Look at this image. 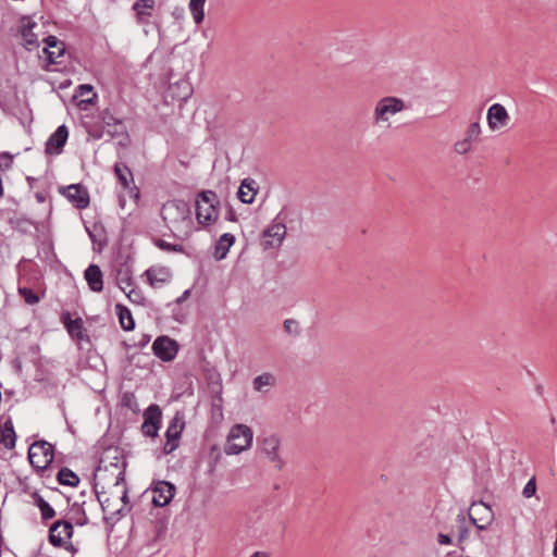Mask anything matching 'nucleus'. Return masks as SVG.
<instances>
[{
	"mask_svg": "<svg viewBox=\"0 0 557 557\" xmlns=\"http://www.w3.org/2000/svg\"><path fill=\"white\" fill-rule=\"evenodd\" d=\"M98 500L101 505L104 519L107 521H117L124 515L128 505V490L125 483L124 471L120 470L115 476V482L109 492H98Z\"/></svg>",
	"mask_w": 557,
	"mask_h": 557,
	"instance_id": "1",
	"label": "nucleus"
},
{
	"mask_svg": "<svg viewBox=\"0 0 557 557\" xmlns=\"http://www.w3.org/2000/svg\"><path fill=\"white\" fill-rule=\"evenodd\" d=\"M161 216L174 234L186 237L191 234L193 219L190 208L186 201H168L162 206Z\"/></svg>",
	"mask_w": 557,
	"mask_h": 557,
	"instance_id": "2",
	"label": "nucleus"
},
{
	"mask_svg": "<svg viewBox=\"0 0 557 557\" xmlns=\"http://www.w3.org/2000/svg\"><path fill=\"white\" fill-rule=\"evenodd\" d=\"M220 205L218 195L212 190H202L196 198V219L200 225L209 226L218 220Z\"/></svg>",
	"mask_w": 557,
	"mask_h": 557,
	"instance_id": "3",
	"label": "nucleus"
},
{
	"mask_svg": "<svg viewBox=\"0 0 557 557\" xmlns=\"http://www.w3.org/2000/svg\"><path fill=\"white\" fill-rule=\"evenodd\" d=\"M406 109L405 101L401 98L386 96L376 101L373 109V123L376 126H391V119Z\"/></svg>",
	"mask_w": 557,
	"mask_h": 557,
	"instance_id": "4",
	"label": "nucleus"
},
{
	"mask_svg": "<svg viewBox=\"0 0 557 557\" xmlns=\"http://www.w3.org/2000/svg\"><path fill=\"white\" fill-rule=\"evenodd\" d=\"M253 432L250 426L242 423L234 424L226 437L224 453L228 456L248 450L252 445Z\"/></svg>",
	"mask_w": 557,
	"mask_h": 557,
	"instance_id": "5",
	"label": "nucleus"
},
{
	"mask_svg": "<svg viewBox=\"0 0 557 557\" xmlns=\"http://www.w3.org/2000/svg\"><path fill=\"white\" fill-rule=\"evenodd\" d=\"M53 446L46 441H38L30 445L28 449V459L30 465L37 471L46 470L53 461Z\"/></svg>",
	"mask_w": 557,
	"mask_h": 557,
	"instance_id": "6",
	"label": "nucleus"
},
{
	"mask_svg": "<svg viewBox=\"0 0 557 557\" xmlns=\"http://www.w3.org/2000/svg\"><path fill=\"white\" fill-rule=\"evenodd\" d=\"M280 214L272 221V223L262 232L261 245L263 249L278 248L287 233L286 225L278 221Z\"/></svg>",
	"mask_w": 557,
	"mask_h": 557,
	"instance_id": "7",
	"label": "nucleus"
},
{
	"mask_svg": "<svg viewBox=\"0 0 557 557\" xmlns=\"http://www.w3.org/2000/svg\"><path fill=\"white\" fill-rule=\"evenodd\" d=\"M281 440L277 435L271 434L263 437L260 442V450L273 463L275 469L282 470L285 466V460L280 454Z\"/></svg>",
	"mask_w": 557,
	"mask_h": 557,
	"instance_id": "8",
	"label": "nucleus"
},
{
	"mask_svg": "<svg viewBox=\"0 0 557 557\" xmlns=\"http://www.w3.org/2000/svg\"><path fill=\"white\" fill-rule=\"evenodd\" d=\"M185 428V421L183 416L176 413L171 420L166 432H165V444L163 446V453L169 455L173 453L180 445L181 434Z\"/></svg>",
	"mask_w": 557,
	"mask_h": 557,
	"instance_id": "9",
	"label": "nucleus"
},
{
	"mask_svg": "<svg viewBox=\"0 0 557 557\" xmlns=\"http://www.w3.org/2000/svg\"><path fill=\"white\" fill-rule=\"evenodd\" d=\"M469 517L480 531L487 529L494 521L493 510L483 502H473L471 504Z\"/></svg>",
	"mask_w": 557,
	"mask_h": 557,
	"instance_id": "10",
	"label": "nucleus"
},
{
	"mask_svg": "<svg viewBox=\"0 0 557 557\" xmlns=\"http://www.w3.org/2000/svg\"><path fill=\"white\" fill-rule=\"evenodd\" d=\"M73 536V525L70 521L58 520L49 529V543L54 547H62Z\"/></svg>",
	"mask_w": 557,
	"mask_h": 557,
	"instance_id": "11",
	"label": "nucleus"
},
{
	"mask_svg": "<svg viewBox=\"0 0 557 557\" xmlns=\"http://www.w3.org/2000/svg\"><path fill=\"white\" fill-rule=\"evenodd\" d=\"M482 133L480 121H475L471 123L465 133V137L462 139L457 140L454 144V151L457 154H466L471 151L473 143L479 140V137Z\"/></svg>",
	"mask_w": 557,
	"mask_h": 557,
	"instance_id": "12",
	"label": "nucleus"
},
{
	"mask_svg": "<svg viewBox=\"0 0 557 557\" xmlns=\"http://www.w3.org/2000/svg\"><path fill=\"white\" fill-rule=\"evenodd\" d=\"M162 412L158 405H150L144 412L141 431L146 436L156 437L160 430Z\"/></svg>",
	"mask_w": 557,
	"mask_h": 557,
	"instance_id": "13",
	"label": "nucleus"
},
{
	"mask_svg": "<svg viewBox=\"0 0 557 557\" xmlns=\"http://www.w3.org/2000/svg\"><path fill=\"white\" fill-rule=\"evenodd\" d=\"M486 120L488 128L495 132L506 127L509 124L510 116L503 104L494 103L487 109Z\"/></svg>",
	"mask_w": 557,
	"mask_h": 557,
	"instance_id": "14",
	"label": "nucleus"
},
{
	"mask_svg": "<svg viewBox=\"0 0 557 557\" xmlns=\"http://www.w3.org/2000/svg\"><path fill=\"white\" fill-rule=\"evenodd\" d=\"M153 354L162 361H171L177 355L178 346L168 336L158 337L152 344Z\"/></svg>",
	"mask_w": 557,
	"mask_h": 557,
	"instance_id": "15",
	"label": "nucleus"
},
{
	"mask_svg": "<svg viewBox=\"0 0 557 557\" xmlns=\"http://www.w3.org/2000/svg\"><path fill=\"white\" fill-rule=\"evenodd\" d=\"M175 486L166 481H159L152 488V504L157 507L166 506L173 498Z\"/></svg>",
	"mask_w": 557,
	"mask_h": 557,
	"instance_id": "16",
	"label": "nucleus"
},
{
	"mask_svg": "<svg viewBox=\"0 0 557 557\" xmlns=\"http://www.w3.org/2000/svg\"><path fill=\"white\" fill-rule=\"evenodd\" d=\"M62 194L77 208L85 209L89 205V195L81 185H70L62 189Z\"/></svg>",
	"mask_w": 557,
	"mask_h": 557,
	"instance_id": "17",
	"label": "nucleus"
},
{
	"mask_svg": "<svg viewBox=\"0 0 557 557\" xmlns=\"http://www.w3.org/2000/svg\"><path fill=\"white\" fill-rule=\"evenodd\" d=\"M61 321L64 324L71 337L83 341L87 338L86 330L82 318L72 319L71 313L65 311L61 315Z\"/></svg>",
	"mask_w": 557,
	"mask_h": 557,
	"instance_id": "18",
	"label": "nucleus"
},
{
	"mask_svg": "<svg viewBox=\"0 0 557 557\" xmlns=\"http://www.w3.org/2000/svg\"><path fill=\"white\" fill-rule=\"evenodd\" d=\"M69 131L65 125L59 126L46 143L47 153H60L66 143Z\"/></svg>",
	"mask_w": 557,
	"mask_h": 557,
	"instance_id": "19",
	"label": "nucleus"
},
{
	"mask_svg": "<svg viewBox=\"0 0 557 557\" xmlns=\"http://www.w3.org/2000/svg\"><path fill=\"white\" fill-rule=\"evenodd\" d=\"M102 120H103L104 128L111 137H117V138L122 137L125 140L128 139V135L126 133V127H125L124 123L122 122V120L114 117L109 112H106L103 114Z\"/></svg>",
	"mask_w": 557,
	"mask_h": 557,
	"instance_id": "20",
	"label": "nucleus"
},
{
	"mask_svg": "<svg viewBox=\"0 0 557 557\" xmlns=\"http://www.w3.org/2000/svg\"><path fill=\"white\" fill-rule=\"evenodd\" d=\"M156 8V0H136L133 3L136 22L140 25L147 24Z\"/></svg>",
	"mask_w": 557,
	"mask_h": 557,
	"instance_id": "21",
	"label": "nucleus"
},
{
	"mask_svg": "<svg viewBox=\"0 0 557 557\" xmlns=\"http://www.w3.org/2000/svg\"><path fill=\"white\" fill-rule=\"evenodd\" d=\"M45 42L47 44V48H45L44 51L47 53L49 63H61L60 58L65 52L64 44L60 41L55 36H48L45 39Z\"/></svg>",
	"mask_w": 557,
	"mask_h": 557,
	"instance_id": "22",
	"label": "nucleus"
},
{
	"mask_svg": "<svg viewBox=\"0 0 557 557\" xmlns=\"http://www.w3.org/2000/svg\"><path fill=\"white\" fill-rule=\"evenodd\" d=\"M84 277L92 292L100 293L103 289V275L98 265L90 264L85 270Z\"/></svg>",
	"mask_w": 557,
	"mask_h": 557,
	"instance_id": "23",
	"label": "nucleus"
},
{
	"mask_svg": "<svg viewBox=\"0 0 557 557\" xmlns=\"http://www.w3.org/2000/svg\"><path fill=\"white\" fill-rule=\"evenodd\" d=\"M36 26V23L27 16H24L21 21V35L24 39L25 46L27 49H33L38 47L37 35L33 32V28Z\"/></svg>",
	"mask_w": 557,
	"mask_h": 557,
	"instance_id": "24",
	"label": "nucleus"
},
{
	"mask_svg": "<svg viewBox=\"0 0 557 557\" xmlns=\"http://www.w3.org/2000/svg\"><path fill=\"white\" fill-rule=\"evenodd\" d=\"M276 376L271 372H263L252 380V387L256 392L267 394L276 385Z\"/></svg>",
	"mask_w": 557,
	"mask_h": 557,
	"instance_id": "25",
	"label": "nucleus"
},
{
	"mask_svg": "<svg viewBox=\"0 0 557 557\" xmlns=\"http://www.w3.org/2000/svg\"><path fill=\"white\" fill-rule=\"evenodd\" d=\"M145 275L152 287H159L171 280V272L166 268H150Z\"/></svg>",
	"mask_w": 557,
	"mask_h": 557,
	"instance_id": "26",
	"label": "nucleus"
},
{
	"mask_svg": "<svg viewBox=\"0 0 557 557\" xmlns=\"http://www.w3.org/2000/svg\"><path fill=\"white\" fill-rule=\"evenodd\" d=\"M16 434L12 421L9 419L3 424L0 423V444L5 448L12 449L15 446Z\"/></svg>",
	"mask_w": 557,
	"mask_h": 557,
	"instance_id": "27",
	"label": "nucleus"
},
{
	"mask_svg": "<svg viewBox=\"0 0 557 557\" xmlns=\"http://www.w3.org/2000/svg\"><path fill=\"white\" fill-rule=\"evenodd\" d=\"M234 243H235L234 235H232L230 233L223 234L216 242L215 249H214V258L216 260L224 259Z\"/></svg>",
	"mask_w": 557,
	"mask_h": 557,
	"instance_id": "28",
	"label": "nucleus"
},
{
	"mask_svg": "<svg viewBox=\"0 0 557 557\" xmlns=\"http://www.w3.org/2000/svg\"><path fill=\"white\" fill-rule=\"evenodd\" d=\"M92 90H94V87L91 85H89V84H82V85H78L76 87L75 94H74V98L83 97V96L88 95V94H92V96L90 98L82 99L78 102V107L82 110H86L89 106L95 104L96 99H97V94L92 92Z\"/></svg>",
	"mask_w": 557,
	"mask_h": 557,
	"instance_id": "29",
	"label": "nucleus"
},
{
	"mask_svg": "<svg viewBox=\"0 0 557 557\" xmlns=\"http://www.w3.org/2000/svg\"><path fill=\"white\" fill-rule=\"evenodd\" d=\"M257 194L255 181L244 180L238 188L237 196L243 203H252Z\"/></svg>",
	"mask_w": 557,
	"mask_h": 557,
	"instance_id": "30",
	"label": "nucleus"
},
{
	"mask_svg": "<svg viewBox=\"0 0 557 557\" xmlns=\"http://www.w3.org/2000/svg\"><path fill=\"white\" fill-rule=\"evenodd\" d=\"M115 313L119 317V322L121 327L125 331H132L135 327V322L132 315L131 310L124 305L116 304L115 305Z\"/></svg>",
	"mask_w": 557,
	"mask_h": 557,
	"instance_id": "31",
	"label": "nucleus"
},
{
	"mask_svg": "<svg viewBox=\"0 0 557 557\" xmlns=\"http://www.w3.org/2000/svg\"><path fill=\"white\" fill-rule=\"evenodd\" d=\"M114 173L124 189L129 188L134 183L133 174L125 163H115Z\"/></svg>",
	"mask_w": 557,
	"mask_h": 557,
	"instance_id": "32",
	"label": "nucleus"
},
{
	"mask_svg": "<svg viewBox=\"0 0 557 557\" xmlns=\"http://www.w3.org/2000/svg\"><path fill=\"white\" fill-rule=\"evenodd\" d=\"M32 498L34 499V504L39 508L41 518L44 520H50L55 516L54 509L44 499V497L38 492H34L32 494Z\"/></svg>",
	"mask_w": 557,
	"mask_h": 557,
	"instance_id": "33",
	"label": "nucleus"
},
{
	"mask_svg": "<svg viewBox=\"0 0 557 557\" xmlns=\"http://www.w3.org/2000/svg\"><path fill=\"white\" fill-rule=\"evenodd\" d=\"M57 480L61 485L76 486L79 483V478L69 468H62L58 472Z\"/></svg>",
	"mask_w": 557,
	"mask_h": 557,
	"instance_id": "34",
	"label": "nucleus"
},
{
	"mask_svg": "<svg viewBox=\"0 0 557 557\" xmlns=\"http://www.w3.org/2000/svg\"><path fill=\"white\" fill-rule=\"evenodd\" d=\"M206 0H190L189 10L196 24H200L205 17V5Z\"/></svg>",
	"mask_w": 557,
	"mask_h": 557,
	"instance_id": "35",
	"label": "nucleus"
},
{
	"mask_svg": "<svg viewBox=\"0 0 557 557\" xmlns=\"http://www.w3.org/2000/svg\"><path fill=\"white\" fill-rule=\"evenodd\" d=\"M18 292L28 305H35L39 301V297L30 288L20 287Z\"/></svg>",
	"mask_w": 557,
	"mask_h": 557,
	"instance_id": "36",
	"label": "nucleus"
},
{
	"mask_svg": "<svg viewBox=\"0 0 557 557\" xmlns=\"http://www.w3.org/2000/svg\"><path fill=\"white\" fill-rule=\"evenodd\" d=\"M127 298L136 305H143L145 301V297L140 289L133 287L128 292H126Z\"/></svg>",
	"mask_w": 557,
	"mask_h": 557,
	"instance_id": "37",
	"label": "nucleus"
},
{
	"mask_svg": "<svg viewBox=\"0 0 557 557\" xmlns=\"http://www.w3.org/2000/svg\"><path fill=\"white\" fill-rule=\"evenodd\" d=\"M536 492V482H535V478H531L527 484L524 485L523 490H522V495L525 497V498H530L532 497Z\"/></svg>",
	"mask_w": 557,
	"mask_h": 557,
	"instance_id": "38",
	"label": "nucleus"
},
{
	"mask_svg": "<svg viewBox=\"0 0 557 557\" xmlns=\"http://www.w3.org/2000/svg\"><path fill=\"white\" fill-rule=\"evenodd\" d=\"M13 163L12 156L9 152H1L0 153V170L7 171L11 168Z\"/></svg>",
	"mask_w": 557,
	"mask_h": 557,
	"instance_id": "39",
	"label": "nucleus"
},
{
	"mask_svg": "<svg viewBox=\"0 0 557 557\" xmlns=\"http://www.w3.org/2000/svg\"><path fill=\"white\" fill-rule=\"evenodd\" d=\"M157 245L161 249L168 250V251H178V252H181L183 250L182 246H180V245H172V244L166 243L165 240H162V239H159Z\"/></svg>",
	"mask_w": 557,
	"mask_h": 557,
	"instance_id": "40",
	"label": "nucleus"
},
{
	"mask_svg": "<svg viewBox=\"0 0 557 557\" xmlns=\"http://www.w3.org/2000/svg\"><path fill=\"white\" fill-rule=\"evenodd\" d=\"M117 283H119L120 288L125 293H126V288L132 286V284H133L131 276H128L127 274L125 276L119 277Z\"/></svg>",
	"mask_w": 557,
	"mask_h": 557,
	"instance_id": "41",
	"label": "nucleus"
},
{
	"mask_svg": "<svg viewBox=\"0 0 557 557\" xmlns=\"http://www.w3.org/2000/svg\"><path fill=\"white\" fill-rule=\"evenodd\" d=\"M224 218H225V220H227L230 222H236L237 221L236 212H235V210L231 206L226 207Z\"/></svg>",
	"mask_w": 557,
	"mask_h": 557,
	"instance_id": "42",
	"label": "nucleus"
},
{
	"mask_svg": "<svg viewBox=\"0 0 557 557\" xmlns=\"http://www.w3.org/2000/svg\"><path fill=\"white\" fill-rule=\"evenodd\" d=\"M437 541L441 545H448L451 543V539L449 535L447 534H443V533H440L438 534V537H437Z\"/></svg>",
	"mask_w": 557,
	"mask_h": 557,
	"instance_id": "43",
	"label": "nucleus"
},
{
	"mask_svg": "<svg viewBox=\"0 0 557 557\" xmlns=\"http://www.w3.org/2000/svg\"><path fill=\"white\" fill-rule=\"evenodd\" d=\"M190 295V290L186 289L178 298H176V304L184 302Z\"/></svg>",
	"mask_w": 557,
	"mask_h": 557,
	"instance_id": "44",
	"label": "nucleus"
},
{
	"mask_svg": "<svg viewBox=\"0 0 557 557\" xmlns=\"http://www.w3.org/2000/svg\"><path fill=\"white\" fill-rule=\"evenodd\" d=\"M87 523H88V518H87L86 513L84 511H82V517H79V519L76 520V524L85 525Z\"/></svg>",
	"mask_w": 557,
	"mask_h": 557,
	"instance_id": "45",
	"label": "nucleus"
},
{
	"mask_svg": "<svg viewBox=\"0 0 557 557\" xmlns=\"http://www.w3.org/2000/svg\"><path fill=\"white\" fill-rule=\"evenodd\" d=\"M66 550L71 552L72 554H75L77 553V548L71 544V543H67L63 546Z\"/></svg>",
	"mask_w": 557,
	"mask_h": 557,
	"instance_id": "46",
	"label": "nucleus"
},
{
	"mask_svg": "<svg viewBox=\"0 0 557 557\" xmlns=\"http://www.w3.org/2000/svg\"><path fill=\"white\" fill-rule=\"evenodd\" d=\"M249 557H269L267 553L264 552H255L251 556Z\"/></svg>",
	"mask_w": 557,
	"mask_h": 557,
	"instance_id": "47",
	"label": "nucleus"
},
{
	"mask_svg": "<svg viewBox=\"0 0 557 557\" xmlns=\"http://www.w3.org/2000/svg\"><path fill=\"white\" fill-rule=\"evenodd\" d=\"M294 323V321L292 320H285L284 321V327L286 329V331H290V325Z\"/></svg>",
	"mask_w": 557,
	"mask_h": 557,
	"instance_id": "48",
	"label": "nucleus"
},
{
	"mask_svg": "<svg viewBox=\"0 0 557 557\" xmlns=\"http://www.w3.org/2000/svg\"><path fill=\"white\" fill-rule=\"evenodd\" d=\"M128 397H129V395H128V394H124L123 399H124V400H126V399H128Z\"/></svg>",
	"mask_w": 557,
	"mask_h": 557,
	"instance_id": "49",
	"label": "nucleus"
}]
</instances>
